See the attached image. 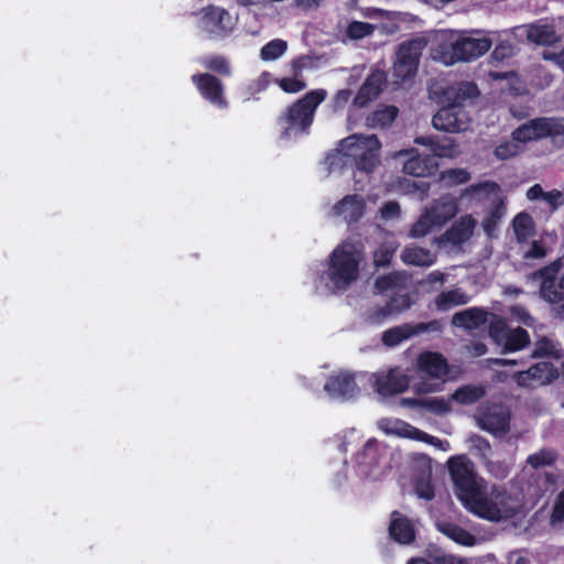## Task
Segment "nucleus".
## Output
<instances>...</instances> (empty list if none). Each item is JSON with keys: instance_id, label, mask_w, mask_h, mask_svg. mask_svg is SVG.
<instances>
[{"instance_id": "28", "label": "nucleus", "mask_w": 564, "mask_h": 564, "mask_svg": "<svg viewBox=\"0 0 564 564\" xmlns=\"http://www.w3.org/2000/svg\"><path fill=\"white\" fill-rule=\"evenodd\" d=\"M470 296L460 288L441 292L433 301L434 308L440 312L449 311L456 306L469 303Z\"/></svg>"}, {"instance_id": "49", "label": "nucleus", "mask_w": 564, "mask_h": 564, "mask_svg": "<svg viewBox=\"0 0 564 564\" xmlns=\"http://www.w3.org/2000/svg\"><path fill=\"white\" fill-rule=\"evenodd\" d=\"M441 180L447 186H456L468 182L470 174L464 169H452L444 171L441 175Z\"/></svg>"}, {"instance_id": "21", "label": "nucleus", "mask_w": 564, "mask_h": 564, "mask_svg": "<svg viewBox=\"0 0 564 564\" xmlns=\"http://www.w3.org/2000/svg\"><path fill=\"white\" fill-rule=\"evenodd\" d=\"M558 376L557 369L553 364L542 361L538 362L525 371H519L514 375L518 386L525 388H535L551 383Z\"/></svg>"}, {"instance_id": "45", "label": "nucleus", "mask_w": 564, "mask_h": 564, "mask_svg": "<svg viewBox=\"0 0 564 564\" xmlns=\"http://www.w3.org/2000/svg\"><path fill=\"white\" fill-rule=\"evenodd\" d=\"M397 243L392 240L383 242L373 253V262L377 267L388 265L397 250Z\"/></svg>"}, {"instance_id": "4", "label": "nucleus", "mask_w": 564, "mask_h": 564, "mask_svg": "<svg viewBox=\"0 0 564 564\" xmlns=\"http://www.w3.org/2000/svg\"><path fill=\"white\" fill-rule=\"evenodd\" d=\"M492 42L486 36L474 37L464 32L442 30L435 35L433 58L444 65L467 62L484 55Z\"/></svg>"}, {"instance_id": "64", "label": "nucleus", "mask_w": 564, "mask_h": 564, "mask_svg": "<svg viewBox=\"0 0 564 564\" xmlns=\"http://www.w3.org/2000/svg\"><path fill=\"white\" fill-rule=\"evenodd\" d=\"M544 59H551L564 70V50L558 54L543 53Z\"/></svg>"}, {"instance_id": "51", "label": "nucleus", "mask_w": 564, "mask_h": 564, "mask_svg": "<svg viewBox=\"0 0 564 564\" xmlns=\"http://www.w3.org/2000/svg\"><path fill=\"white\" fill-rule=\"evenodd\" d=\"M564 521V489L557 496L552 514L551 524L557 525Z\"/></svg>"}, {"instance_id": "34", "label": "nucleus", "mask_w": 564, "mask_h": 564, "mask_svg": "<svg viewBox=\"0 0 564 564\" xmlns=\"http://www.w3.org/2000/svg\"><path fill=\"white\" fill-rule=\"evenodd\" d=\"M437 529L448 539L453 540L454 542L460 545L473 546L476 544V538L468 531L464 530L463 528L456 524L447 522L437 523Z\"/></svg>"}, {"instance_id": "36", "label": "nucleus", "mask_w": 564, "mask_h": 564, "mask_svg": "<svg viewBox=\"0 0 564 564\" xmlns=\"http://www.w3.org/2000/svg\"><path fill=\"white\" fill-rule=\"evenodd\" d=\"M412 336H414L413 324H403L383 332L382 343L388 347H394Z\"/></svg>"}, {"instance_id": "56", "label": "nucleus", "mask_w": 564, "mask_h": 564, "mask_svg": "<svg viewBox=\"0 0 564 564\" xmlns=\"http://www.w3.org/2000/svg\"><path fill=\"white\" fill-rule=\"evenodd\" d=\"M543 202L552 210H556L558 207L564 205L563 195L560 189H552L550 192H545Z\"/></svg>"}, {"instance_id": "48", "label": "nucleus", "mask_w": 564, "mask_h": 564, "mask_svg": "<svg viewBox=\"0 0 564 564\" xmlns=\"http://www.w3.org/2000/svg\"><path fill=\"white\" fill-rule=\"evenodd\" d=\"M436 160L437 158H455L459 154L458 147L451 139H444L443 141L435 142L432 153Z\"/></svg>"}, {"instance_id": "37", "label": "nucleus", "mask_w": 564, "mask_h": 564, "mask_svg": "<svg viewBox=\"0 0 564 564\" xmlns=\"http://www.w3.org/2000/svg\"><path fill=\"white\" fill-rule=\"evenodd\" d=\"M398 109L394 106H382L367 118L370 128H383L389 126L397 117Z\"/></svg>"}, {"instance_id": "17", "label": "nucleus", "mask_w": 564, "mask_h": 564, "mask_svg": "<svg viewBox=\"0 0 564 564\" xmlns=\"http://www.w3.org/2000/svg\"><path fill=\"white\" fill-rule=\"evenodd\" d=\"M383 453L386 451H381L377 441L369 440L357 455L359 473L366 478H380L387 469V463L383 462Z\"/></svg>"}, {"instance_id": "12", "label": "nucleus", "mask_w": 564, "mask_h": 564, "mask_svg": "<svg viewBox=\"0 0 564 564\" xmlns=\"http://www.w3.org/2000/svg\"><path fill=\"white\" fill-rule=\"evenodd\" d=\"M564 261L557 259L532 274L534 279L541 280L540 297L550 304L564 300V274L561 273Z\"/></svg>"}, {"instance_id": "13", "label": "nucleus", "mask_w": 564, "mask_h": 564, "mask_svg": "<svg viewBox=\"0 0 564 564\" xmlns=\"http://www.w3.org/2000/svg\"><path fill=\"white\" fill-rule=\"evenodd\" d=\"M423 47L424 41L421 39L404 42L399 46L393 65L395 78L405 80L414 76Z\"/></svg>"}, {"instance_id": "52", "label": "nucleus", "mask_w": 564, "mask_h": 564, "mask_svg": "<svg viewBox=\"0 0 564 564\" xmlns=\"http://www.w3.org/2000/svg\"><path fill=\"white\" fill-rule=\"evenodd\" d=\"M509 312L517 322L523 323L527 326H531L533 324V317L524 306L513 305L510 307Z\"/></svg>"}, {"instance_id": "20", "label": "nucleus", "mask_w": 564, "mask_h": 564, "mask_svg": "<svg viewBox=\"0 0 564 564\" xmlns=\"http://www.w3.org/2000/svg\"><path fill=\"white\" fill-rule=\"evenodd\" d=\"M475 420L481 430L492 435L502 436L509 431V413L500 405L480 410L475 415Z\"/></svg>"}, {"instance_id": "3", "label": "nucleus", "mask_w": 564, "mask_h": 564, "mask_svg": "<svg viewBox=\"0 0 564 564\" xmlns=\"http://www.w3.org/2000/svg\"><path fill=\"white\" fill-rule=\"evenodd\" d=\"M381 142L375 134H351L339 142L338 148L326 156L329 172H337L348 163L367 174L380 164Z\"/></svg>"}, {"instance_id": "61", "label": "nucleus", "mask_w": 564, "mask_h": 564, "mask_svg": "<svg viewBox=\"0 0 564 564\" xmlns=\"http://www.w3.org/2000/svg\"><path fill=\"white\" fill-rule=\"evenodd\" d=\"M512 53H513L512 46L509 43L502 42L495 47V50L492 52V57L495 59H503L508 56H511Z\"/></svg>"}, {"instance_id": "11", "label": "nucleus", "mask_w": 564, "mask_h": 564, "mask_svg": "<svg viewBox=\"0 0 564 564\" xmlns=\"http://www.w3.org/2000/svg\"><path fill=\"white\" fill-rule=\"evenodd\" d=\"M489 335L503 351H518L530 343V336L525 329L521 327L511 328L503 318L497 315L490 316Z\"/></svg>"}, {"instance_id": "30", "label": "nucleus", "mask_w": 564, "mask_h": 564, "mask_svg": "<svg viewBox=\"0 0 564 564\" xmlns=\"http://www.w3.org/2000/svg\"><path fill=\"white\" fill-rule=\"evenodd\" d=\"M400 257L405 264L416 267H431L436 261L435 254L430 250L413 245L405 247Z\"/></svg>"}, {"instance_id": "10", "label": "nucleus", "mask_w": 564, "mask_h": 564, "mask_svg": "<svg viewBox=\"0 0 564 564\" xmlns=\"http://www.w3.org/2000/svg\"><path fill=\"white\" fill-rule=\"evenodd\" d=\"M564 134V118H536L529 120L512 131V138L521 145L547 137Z\"/></svg>"}, {"instance_id": "47", "label": "nucleus", "mask_w": 564, "mask_h": 564, "mask_svg": "<svg viewBox=\"0 0 564 564\" xmlns=\"http://www.w3.org/2000/svg\"><path fill=\"white\" fill-rule=\"evenodd\" d=\"M556 454L552 449L543 448L531 454L527 458V463L533 468L550 466L555 462Z\"/></svg>"}, {"instance_id": "16", "label": "nucleus", "mask_w": 564, "mask_h": 564, "mask_svg": "<svg viewBox=\"0 0 564 564\" xmlns=\"http://www.w3.org/2000/svg\"><path fill=\"white\" fill-rule=\"evenodd\" d=\"M237 19L228 11L218 7H209L202 11L199 28L214 37L228 35L236 26Z\"/></svg>"}, {"instance_id": "55", "label": "nucleus", "mask_w": 564, "mask_h": 564, "mask_svg": "<svg viewBox=\"0 0 564 564\" xmlns=\"http://www.w3.org/2000/svg\"><path fill=\"white\" fill-rule=\"evenodd\" d=\"M435 564H478L473 558H466L454 554H443L435 556Z\"/></svg>"}, {"instance_id": "27", "label": "nucleus", "mask_w": 564, "mask_h": 564, "mask_svg": "<svg viewBox=\"0 0 564 564\" xmlns=\"http://www.w3.org/2000/svg\"><path fill=\"white\" fill-rule=\"evenodd\" d=\"M488 313L479 307H470L457 312L452 317V324L468 330L477 329L488 322Z\"/></svg>"}, {"instance_id": "58", "label": "nucleus", "mask_w": 564, "mask_h": 564, "mask_svg": "<svg viewBox=\"0 0 564 564\" xmlns=\"http://www.w3.org/2000/svg\"><path fill=\"white\" fill-rule=\"evenodd\" d=\"M416 441H420V442H424V443H427V444H431L444 452H447L449 449V444L448 442L446 441H442L437 437H434V436H431L426 433H424L423 431H421V435H417V438Z\"/></svg>"}, {"instance_id": "23", "label": "nucleus", "mask_w": 564, "mask_h": 564, "mask_svg": "<svg viewBox=\"0 0 564 564\" xmlns=\"http://www.w3.org/2000/svg\"><path fill=\"white\" fill-rule=\"evenodd\" d=\"M192 79L206 100L219 108L226 107L227 104L223 96V86L219 79L209 74L194 75Z\"/></svg>"}, {"instance_id": "57", "label": "nucleus", "mask_w": 564, "mask_h": 564, "mask_svg": "<svg viewBox=\"0 0 564 564\" xmlns=\"http://www.w3.org/2000/svg\"><path fill=\"white\" fill-rule=\"evenodd\" d=\"M350 97H351L350 90H348V89L338 90L332 100L333 109L336 111L343 109L350 100Z\"/></svg>"}, {"instance_id": "62", "label": "nucleus", "mask_w": 564, "mask_h": 564, "mask_svg": "<svg viewBox=\"0 0 564 564\" xmlns=\"http://www.w3.org/2000/svg\"><path fill=\"white\" fill-rule=\"evenodd\" d=\"M414 335L425 333V332H438L441 330V324L437 321H432L430 323H419L413 325Z\"/></svg>"}, {"instance_id": "19", "label": "nucleus", "mask_w": 564, "mask_h": 564, "mask_svg": "<svg viewBox=\"0 0 564 564\" xmlns=\"http://www.w3.org/2000/svg\"><path fill=\"white\" fill-rule=\"evenodd\" d=\"M408 156L403 164L404 173L415 176L425 177L433 174L437 170V161L430 153H420L416 149L401 150L393 153L394 160Z\"/></svg>"}, {"instance_id": "40", "label": "nucleus", "mask_w": 564, "mask_h": 564, "mask_svg": "<svg viewBox=\"0 0 564 564\" xmlns=\"http://www.w3.org/2000/svg\"><path fill=\"white\" fill-rule=\"evenodd\" d=\"M485 394L481 386H464L452 394V400L462 404L474 403Z\"/></svg>"}, {"instance_id": "35", "label": "nucleus", "mask_w": 564, "mask_h": 564, "mask_svg": "<svg viewBox=\"0 0 564 564\" xmlns=\"http://www.w3.org/2000/svg\"><path fill=\"white\" fill-rule=\"evenodd\" d=\"M527 37L530 42L540 44V45H549L554 43L557 37L554 29L551 25H540L533 24L525 28Z\"/></svg>"}, {"instance_id": "14", "label": "nucleus", "mask_w": 564, "mask_h": 564, "mask_svg": "<svg viewBox=\"0 0 564 564\" xmlns=\"http://www.w3.org/2000/svg\"><path fill=\"white\" fill-rule=\"evenodd\" d=\"M364 378H366V375H355L347 370H340L328 377L324 384V391L333 400H350L359 393L357 382Z\"/></svg>"}, {"instance_id": "46", "label": "nucleus", "mask_w": 564, "mask_h": 564, "mask_svg": "<svg viewBox=\"0 0 564 564\" xmlns=\"http://www.w3.org/2000/svg\"><path fill=\"white\" fill-rule=\"evenodd\" d=\"M482 465L486 471L496 479H505L510 474V466L506 462L492 459V456L486 459Z\"/></svg>"}, {"instance_id": "53", "label": "nucleus", "mask_w": 564, "mask_h": 564, "mask_svg": "<svg viewBox=\"0 0 564 564\" xmlns=\"http://www.w3.org/2000/svg\"><path fill=\"white\" fill-rule=\"evenodd\" d=\"M547 252L549 250L542 240H532L530 248L524 252V257L529 259H542Z\"/></svg>"}, {"instance_id": "5", "label": "nucleus", "mask_w": 564, "mask_h": 564, "mask_svg": "<svg viewBox=\"0 0 564 564\" xmlns=\"http://www.w3.org/2000/svg\"><path fill=\"white\" fill-rule=\"evenodd\" d=\"M477 95L478 89L473 83H459L446 87L441 99V102L445 106L433 117V127L436 130L449 133L466 131L469 127L470 118L464 109V104Z\"/></svg>"}, {"instance_id": "41", "label": "nucleus", "mask_w": 564, "mask_h": 564, "mask_svg": "<svg viewBox=\"0 0 564 564\" xmlns=\"http://www.w3.org/2000/svg\"><path fill=\"white\" fill-rule=\"evenodd\" d=\"M288 50V43L275 39L267 43L260 51V58L264 62H271L280 58Z\"/></svg>"}, {"instance_id": "24", "label": "nucleus", "mask_w": 564, "mask_h": 564, "mask_svg": "<svg viewBox=\"0 0 564 564\" xmlns=\"http://www.w3.org/2000/svg\"><path fill=\"white\" fill-rule=\"evenodd\" d=\"M386 82V74L383 70H373L366 79L365 84L359 89L354 99V105L357 107H365L370 101L376 99L381 93L382 85Z\"/></svg>"}, {"instance_id": "18", "label": "nucleus", "mask_w": 564, "mask_h": 564, "mask_svg": "<svg viewBox=\"0 0 564 564\" xmlns=\"http://www.w3.org/2000/svg\"><path fill=\"white\" fill-rule=\"evenodd\" d=\"M477 220L471 215H464L456 219L452 226L440 237L434 239L438 247L460 248L474 235Z\"/></svg>"}, {"instance_id": "31", "label": "nucleus", "mask_w": 564, "mask_h": 564, "mask_svg": "<svg viewBox=\"0 0 564 564\" xmlns=\"http://www.w3.org/2000/svg\"><path fill=\"white\" fill-rule=\"evenodd\" d=\"M512 230L519 243H527L535 235V224L528 213H519L512 220Z\"/></svg>"}, {"instance_id": "60", "label": "nucleus", "mask_w": 564, "mask_h": 564, "mask_svg": "<svg viewBox=\"0 0 564 564\" xmlns=\"http://www.w3.org/2000/svg\"><path fill=\"white\" fill-rule=\"evenodd\" d=\"M416 495L425 500H431L434 497V490L430 481H420L415 486Z\"/></svg>"}, {"instance_id": "33", "label": "nucleus", "mask_w": 564, "mask_h": 564, "mask_svg": "<svg viewBox=\"0 0 564 564\" xmlns=\"http://www.w3.org/2000/svg\"><path fill=\"white\" fill-rule=\"evenodd\" d=\"M303 62L304 58L301 57L291 63L292 70L294 72L293 77L276 79V84L283 91L288 94H296L306 87L305 82L299 77V72L303 67Z\"/></svg>"}, {"instance_id": "50", "label": "nucleus", "mask_w": 564, "mask_h": 564, "mask_svg": "<svg viewBox=\"0 0 564 564\" xmlns=\"http://www.w3.org/2000/svg\"><path fill=\"white\" fill-rule=\"evenodd\" d=\"M203 65L220 74H229L228 62L221 56H210L203 59Z\"/></svg>"}, {"instance_id": "38", "label": "nucleus", "mask_w": 564, "mask_h": 564, "mask_svg": "<svg viewBox=\"0 0 564 564\" xmlns=\"http://www.w3.org/2000/svg\"><path fill=\"white\" fill-rule=\"evenodd\" d=\"M564 354V350L560 346L558 343L554 341L551 338L542 337L536 340L532 356L533 357H553L561 358Z\"/></svg>"}, {"instance_id": "39", "label": "nucleus", "mask_w": 564, "mask_h": 564, "mask_svg": "<svg viewBox=\"0 0 564 564\" xmlns=\"http://www.w3.org/2000/svg\"><path fill=\"white\" fill-rule=\"evenodd\" d=\"M524 151L523 145L520 144L518 140L511 137V139L506 140L499 143L495 150L494 155L499 161H506L509 159H513L521 154Z\"/></svg>"}, {"instance_id": "26", "label": "nucleus", "mask_w": 564, "mask_h": 564, "mask_svg": "<svg viewBox=\"0 0 564 564\" xmlns=\"http://www.w3.org/2000/svg\"><path fill=\"white\" fill-rule=\"evenodd\" d=\"M379 430L389 436H397L416 441L417 435H421V430L412 426L411 424L393 417H384L378 422Z\"/></svg>"}, {"instance_id": "9", "label": "nucleus", "mask_w": 564, "mask_h": 564, "mask_svg": "<svg viewBox=\"0 0 564 564\" xmlns=\"http://www.w3.org/2000/svg\"><path fill=\"white\" fill-rule=\"evenodd\" d=\"M462 196H471L478 199H490V206L482 218L481 227L489 238L497 237L499 224L507 213L499 185L494 182L479 183L465 189Z\"/></svg>"}, {"instance_id": "59", "label": "nucleus", "mask_w": 564, "mask_h": 564, "mask_svg": "<svg viewBox=\"0 0 564 564\" xmlns=\"http://www.w3.org/2000/svg\"><path fill=\"white\" fill-rule=\"evenodd\" d=\"M447 275L441 271H433L426 275L424 280L420 282L421 285H433V284H444L446 282Z\"/></svg>"}, {"instance_id": "32", "label": "nucleus", "mask_w": 564, "mask_h": 564, "mask_svg": "<svg viewBox=\"0 0 564 564\" xmlns=\"http://www.w3.org/2000/svg\"><path fill=\"white\" fill-rule=\"evenodd\" d=\"M408 278L404 273L394 272L387 275L379 276L375 283L377 293L382 294L387 292H401L406 288Z\"/></svg>"}, {"instance_id": "6", "label": "nucleus", "mask_w": 564, "mask_h": 564, "mask_svg": "<svg viewBox=\"0 0 564 564\" xmlns=\"http://www.w3.org/2000/svg\"><path fill=\"white\" fill-rule=\"evenodd\" d=\"M326 96V90L315 89L290 106L279 119L282 138L293 139L306 133L313 122L316 108Z\"/></svg>"}, {"instance_id": "54", "label": "nucleus", "mask_w": 564, "mask_h": 564, "mask_svg": "<svg viewBox=\"0 0 564 564\" xmlns=\"http://www.w3.org/2000/svg\"><path fill=\"white\" fill-rule=\"evenodd\" d=\"M401 208L397 202H388L380 209L379 214L383 220L395 219L400 216Z\"/></svg>"}, {"instance_id": "44", "label": "nucleus", "mask_w": 564, "mask_h": 564, "mask_svg": "<svg viewBox=\"0 0 564 564\" xmlns=\"http://www.w3.org/2000/svg\"><path fill=\"white\" fill-rule=\"evenodd\" d=\"M373 31H375L373 24H370L367 22H361V21H352L348 24V26L346 29V36L349 40L357 41V40H361L366 36L371 35L373 33Z\"/></svg>"}, {"instance_id": "1", "label": "nucleus", "mask_w": 564, "mask_h": 564, "mask_svg": "<svg viewBox=\"0 0 564 564\" xmlns=\"http://www.w3.org/2000/svg\"><path fill=\"white\" fill-rule=\"evenodd\" d=\"M454 491L463 507L474 516L500 522L516 516L521 508L520 500L506 487L489 484L476 471L474 463L465 455L447 460Z\"/></svg>"}, {"instance_id": "7", "label": "nucleus", "mask_w": 564, "mask_h": 564, "mask_svg": "<svg viewBox=\"0 0 564 564\" xmlns=\"http://www.w3.org/2000/svg\"><path fill=\"white\" fill-rule=\"evenodd\" d=\"M416 370L420 377L413 382L412 388L417 394L441 391L449 377L448 362L440 352H421L416 358Z\"/></svg>"}, {"instance_id": "63", "label": "nucleus", "mask_w": 564, "mask_h": 564, "mask_svg": "<svg viewBox=\"0 0 564 564\" xmlns=\"http://www.w3.org/2000/svg\"><path fill=\"white\" fill-rule=\"evenodd\" d=\"M544 194L545 192L543 191L542 186L540 184H534L527 191L525 196L529 200H543Z\"/></svg>"}, {"instance_id": "25", "label": "nucleus", "mask_w": 564, "mask_h": 564, "mask_svg": "<svg viewBox=\"0 0 564 564\" xmlns=\"http://www.w3.org/2000/svg\"><path fill=\"white\" fill-rule=\"evenodd\" d=\"M411 305L412 301L409 294H401L400 292H397L393 299L384 306L371 311L368 318L373 324H380L388 317L411 307Z\"/></svg>"}, {"instance_id": "43", "label": "nucleus", "mask_w": 564, "mask_h": 564, "mask_svg": "<svg viewBox=\"0 0 564 564\" xmlns=\"http://www.w3.org/2000/svg\"><path fill=\"white\" fill-rule=\"evenodd\" d=\"M469 449L475 456L479 457L481 463L492 456V448L487 440L478 435H471L468 438Z\"/></svg>"}, {"instance_id": "42", "label": "nucleus", "mask_w": 564, "mask_h": 564, "mask_svg": "<svg viewBox=\"0 0 564 564\" xmlns=\"http://www.w3.org/2000/svg\"><path fill=\"white\" fill-rule=\"evenodd\" d=\"M452 401V398L445 399L443 397L424 398L423 410L435 415H443L451 411Z\"/></svg>"}, {"instance_id": "22", "label": "nucleus", "mask_w": 564, "mask_h": 564, "mask_svg": "<svg viewBox=\"0 0 564 564\" xmlns=\"http://www.w3.org/2000/svg\"><path fill=\"white\" fill-rule=\"evenodd\" d=\"M366 199L359 194H348L332 208L330 215L347 224L359 221L366 214Z\"/></svg>"}, {"instance_id": "29", "label": "nucleus", "mask_w": 564, "mask_h": 564, "mask_svg": "<svg viewBox=\"0 0 564 564\" xmlns=\"http://www.w3.org/2000/svg\"><path fill=\"white\" fill-rule=\"evenodd\" d=\"M390 535L401 544H410L414 540V529L411 522L400 513L393 512L390 523Z\"/></svg>"}, {"instance_id": "15", "label": "nucleus", "mask_w": 564, "mask_h": 564, "mask_svg": "<svg viewBox=\"0 0 564 564\" xmlns=\"http://www.w3.org/2000/svg\"><path fill=\"white\" fill-rule=\"evenodd\" d=\"M366 377L373 383L376 392L381 397L402 393L410 386V377L398 367L366 375Z\"/></svg>"}, {"instance_id": "2", "label": "nucleus", "mask_w": 564, "mask_h": 564, "mask_svg": "<svg viewBox=\"0 0 564 564\" xmlns=\"http://www.w3.org/2000/svg\"><path fill=\"white\" fill-rule=\"evenodd\" d=\"M364 259L362 246L359 242L343 241L329 254L327 268L314 278L315 290L321 294L347 290L358 280Z\"/></svg>"}, {"instance_id": "8", "label": "nucleus", "mask_w": 564, "mask_h": 564, "mask_svg": "<svg viewBox=\"0 0 564 564\" xmlns=\"http://www.w3.org/2000/svg\"><path fill=\"white\" fill-rule=\"evenodd\" d=\"M458 212L459 208L455 198L444 196L435 199L424 208L421 216L412 225L409 236L411 238H423L434 230L441 229L453 219Z\"/></svg>"}]
</instances>
